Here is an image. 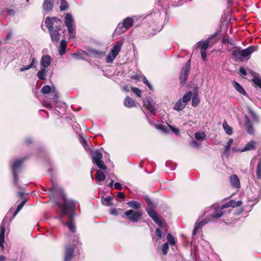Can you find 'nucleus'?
<instances>
[{
	"label": "nucleus",
	"instance_id": "nucleus-2",
	"mask_svg": "<svg viewBox=\"0 0 261 261\" xmlns=\"http://www.w3.org/2000/svg\"><path fill=\"white\" fill-rule=\"evenodd\" d=\"M242 204L241 201H236L230 200L229 202L220 205L219 204H214L211 207L205 208L204 215L206 217L211 219V221L214 219H217L222 217L224 215H227L230 213L231 210L228 209L230 207H237L240 206Z\"/></svg>",
	"mask_w": 261,
	"mask_h": 261
},
{
	"label": "nucleus",
	"instance_id": "nucleus-7",
	"mask_svg": "<svg viewBox=\"0 0 261 261\" xmlns=\"http://www.w3.org/2000/svg\"><path fill=\"white\" fill-rule=\"evenodd\" d=\"M24 160V159H17L12 162L11 170L13 175V182L18 188H19V185L18 183V175L17 171L20 169Z\"/></svg>",
	"mask_w": 261,
	"mask_h": 261
},
{
	"label": "nucleus",
	"instance_id": "nucleus-48",
	"mask_svg": "<svg viewBox=\"0 0 261 261\" xmlns=\"http://www.w3.org/2000/svg\"><path fill=\"white\" fill-rule=\"evenodd\" d=\"M248 110L249 113L251 114L253 120L255 121H257L258 119L257 116L255 114V113L253 112V111L250 108H248Z\"/></svg>",
	"mask_w": 261,
	"mask_h": 261
},
{
	"label": "nucleus",
	"instance_id": "nucleus-53",
	"mask_svg": "<svg viewBox=\"0 0 261 261\" xmlns=\"http://www.w3.org/2000/svg\"><path fill=\"white\" fill-rule=\"evenodd\" d=\"M169 127L171 129V130L175 134L178 135L179 133V130L178 129L172 126L169 125Z\"/></svg>",
	"mask_w": 261,
	"mask_h": 261
},
{
	"label": "nucleus",
	"instance_id": "nucleus-52",
	"mask_svg": "<svg viewBox=\"0 0 261 261\" xmlns=\"http://www.w3.org/2000/svg\"><path fill=\"white\" fill-rule=\"evenodd\" d=\"M239 71L240 73L243 75H247V72L243 67H241L239 69Z\"/></svg>",
	"mask_w": 261,
	"mask_h": 261
},
{
	"label": "nucleus",
	"instance_id": "nucleus-50",
	"mask_svg": "<svg viewBox=\"0 0 261 261\" xmlns=\"http://www.w3.org/2000/svg\"><path fill=\"white\" fill-rule=\"evenodd\" d=\"M121 210V209H116L115 208H112L110 210V213L111 215L117 216L119 214L118 211Z\"/></svg>",
	"mask_w": 261,
	"mask_h": 261
},
{
	"label": "nucleus",
	"instance_id": "nucleus-1",
	"mask_svg": "<svg viewBox=\"0 0 261 261\" xmlns=\"http://www.w3.org/2000/svg\"><path fill=\"white\" fill-rule=\"evenodd\" d=\"M63 203H57V205L61 211L59 219L65 225H67L71 232H74L76 229L73 220L75 215V201L66 199L65 196H63Z\"/></svg>",
	"mask_w": 261,
	"mask_h": 261
},
{
	"label": "nucleus",
	"instance_id": "nucleus-18",
	"mask_svg": "<svg viewBox=\"0 0 261 261\" xmlns=\"http://www.w3.org/2000/svg\"><path fill=\"white\" fill-rule=\"evenodd\" d=\"M88 54L91 57L97 58H101L106 55V51L96 50L93 48H89L88 49Z\"/></svg>",
	"mask_w": 261,
	"mask_h": 261
},
{
	"label": "nucleus",
	"instance_id": "nucleus-55",
	"mask_svg": "<svg viewBox=\"0 0 261 261\" xmlns=\"http://www.w3.org/2000/svg\"><path fill=\"white\" fill-rule=\"evenodd\" d=\"M145 200L146 201V202L147 203V204L151 207L153 206V203H152V201L151 200V199L148 197H145Z\"/></svg>",
	"mask_w": 261,
	"mask_h": 261
},
{
	"label": "nucleus",
	"instance_id": "nucleus-6",
	"mask_svg": "<svg viewBox=\"0 0 261 261\" xmlns=\"http://www.w3.org/2000/svg\"><path fill=\"white\" fill-rule=\"evenodd\" d=\"M192 93L191 91H188L184 95L182 98L178 99L173 107V109L177 111H180L186 106L187 103L190 101Z\"/></svg>",
	"mask_w": 261,
	"mask_h": 261
},
{
	"label": "nucleus",
	"instance_id": "nucleus-5",
	"mask_svg": "<svg viewBox=\"0 0 261 261\" xmlns=\"http://www.w3.org/2000/svg\"><path fill=\"white\" fill-rule=\"evenodd\" d=\"M64 22L68 29L69 39L74 38L75 36V22L73 16L70 13H67L66 14Z\"/></svg>",
	"mask_w": 261,
	"mask_h": 261
},
{
	"label": "nucleus",
	"instance_id": "nucleus-60",
	"mask_svg": "<svg viewBox=\"0 0 261 261\" xmlns=\"http://www.w3.org/2000/svg\"><path fill=\"white\" fill-rule=\"evenodd\" d=\"M7 12L9 14L11 15H14L15 13V11L13 9H8Z\"/></svg>",
	"mask_w": 261,
	"mask_h": 261
},
{
	"label": "nucleus",
	"instance_id": "nucleus-49",
	"mask_svg": "<svg viewBox=\"0 0 261 261\" xmlns=\"http://www.w3.org/2000/svg\"><path fill=\"white\" fill-rule=\"evenodd\" d=\"M254 83L261 89V78L255 77L253 79Z\"/></svg>",
	"mask_w": 261,
	"mask_h": 261
},
{
	"label": "nucleus",
	"instance_id": "nucleus-54",
	"mask_svg": "<svg viewBox=\"0 0 261 261\" xmlns=\"http://www.w3.org/2000/svg\"><path fill=\"white\" fill-rule=\"evenodd\" d=\"M114 187L118 190H121L122 189L121 184L119 182H116L114 184Z\"/></svg>",
	"mask_w": 261,
	"mask_h": 261
},
{
	"label": "nucleus",
	"instance_id": "nucleus-26",
	"mask_svg": "<svg viewBox=\"0 0 261 261\" xmlns=\"http://www.w3.org/2000/svg\"><path fill=\"white\" fill-rule=\"evenodd\" d=\"M67 46V42L65 39H62L60 42V48L59 50V54L60 55H63L66 51V48Z\"/></svg>",
	"mask_w": 261,
	"mask_h": 261
},
{
	"label": "nucleus",
	"instance_id": "nucleus-20",
	"mask_svg": "<svg viewBox=\"0 0 261 261\" xmlns=\"http://www.w3.org/2000/svg\"><path fill=\"white\" fill-rule=\"evenodd\" d=\"M230 181L232 187L236 188H239L240 187V180L237 175L233 174L230 176Z\"/></svg>",
	"mask_w": 261,
	"mask_h": 261
},
{
	"label": "nucleus",
	"instance_id": "nucleus-29",
	"mask_svg": "<svg viewBox=\"0 0 261 261\" xmlns=\"http://www.w3.org/2000/svg\"><path fill=\"white\" fill-rule=\"evenodd\" d=\"M95 178L96 180L99 182L103 181L105 180L106 178V176L105 174L100 170H97L96 173L95 175Z\"/></svg>",
	"mask_w": 261,
	"mask_h": 261
},
{
	"label": "nucleus",
	"instance_id": "nucleus-19",
	"mask_svg": "<svg viewBox=\"0 0 261 261\" xmlns=\"http://www.w3.org/2000/svg\"><path fill=\"white\" fill-rule=\"evenodd\" d=\"M245 126L247 132L250 135L254 134V128L253 127L252 122L249 119V117L246 115L245 116Z\"/></svg>",
	"mask_w": 261,
	"mask_h": 261
},
{
	"label": "nucleus",
	"instance_id": "nucleus-31",
	"mask_svg": "<svg viewBox=\"0 0 261 261\" xmlns=\"http://www.w3.org/2000/svg\"><path fill=\"white\" fill-rule=\"evenodd\" d=\"M126 30H127V29H125V28L124 27L123 24H122V23H119L117 25V27H116L115 32L116 34L120 35L124 32Z\"/></svg>",
	"mask_w": 261,
	"mask_h": 261
},
{
	"label": "nucleus",
	"instance_id": "nucleus-36",
	"mask_svg": "<svg viewBox=\"0 0 261 261\" xmlns=\"http://www.w3.org/2000/svg\"><path fill=\"white\" fill-rule=\"evenodd\" d=\"M199 103V99L197 94H194L192 99V105L194 107H197Z\"/></svg>",
	"mask_w": 261,
	"mask_h": 261
},
{
	"label": "nucleus",
	"instance_id": "nucleus-37",
	"mask_svg": "<svg viewBox=\"0 0 261 261\" xmlns=\"http://www.w3.org/2000/svg\"><path fill=\"white\" fill-rule=\"evenodd\" d=\"M61 1V6L60 7V10L63 11L67 9L68 8V3L66 1V0H60Z\"/></svg>",
	"mask_w": 261,
	"mask_h": 261
},
{
	"label": "nucleus",
	"instance_id": "nucleus-9",
	"mask_svg": "<svg viewBox=\"0 0 261 261\" xmlns=\"http://www.w3.org/2000/svg\"><path fill=\"white\" fill-rule=\"evenodd\" d=\"M142 215V213L141 211L135 212L133 210H129L124 213L125 216L133 222H138L141 218Z\"/></svg>",
	"mask_w": 261,
	"mask_h": 261
},
{
	"label": "nucleus",
	"instance_id": "nucleus-45",
	"mask_svg": "<svg viewBox=\"0 0 261 261\" xmlns=\"http://www.w3.org/2000/svg\"><path fill=\"white\" fill-rule=\"evenodd\" d=\"M223 43L224 44H225V43L229 44L231 45H234V43L232 39L229 37H227L226 38H224L223 39Z\"/></svg>",
	"mask_w": 261,
	"mask_h": 261
},
{
	"label": "nucleus",
	"instance_id": "nucleus-44",
	"mask_svg": "<svg viewBox=\"0 0 261 261\" xmlns=\"http://www.w3.org/2000/svg\"><path fill=\"white\" fill-rule=\"evenodd\" d=\"M169 249V244L168 242L164 244L162 246V253L164 255L167 254Z\"/></svg>",
	"mask_w": 261,
	"mask_h": 261
},
{
	"label": "nucleus",
	"instance_id": "nucleus-56",
	"mask_svg": "<svg viewBox=\"0 0 261 261\" xmlns=\"http://www.w3.org/2000/svg\"><path fill=\"white\" fill-rule=\"evenodd\" d=\"M200 53H201L202 59L204 61H205V60H206V50H201Z\"/></svg>",
	"mask_w": 261,
	"mask_h": 261
},
{
	"label": "nucleus",
	"instance_id": "nucleus-11",
	"mask_svg": "<svg viewBox=\"0 0 261 261\" xmlns=\"http://www.w3.org/2000/svg\"><path fill=\"white\" fill-rule=\"evenodd\" d=\"M191 68V61L189 60L183 66L180 71L179 79L181 83H184L188 79L189 72Z\"/></svg>",
	"mask_w": 261,
	"mask_h": 261
},
{
	"label": "nucleus",
	"instance_id": "nucleus-63",
	"mask_svg": "<svg viewBox=\"0 0 261 261\" xmlns=\"http://www.w3.org/2000/svg\"><path fill=\"white\" fill-rule=\"evenodd\" d=\"M32 139L31 138H27L26 139H25V142L27 144H30L32 143Z\"/></svg>",
	"mask_w": 261,
	"mask_h": 261
},
{
	"label": "nucleus",
	"instance_id": "nucleus-32",
	"mask_svg": "<svg viewBox=\"0 0 261 261\" xmlns=\"http://www.w3.org/2000/svg\"><path fill=\"white\" fill-rule=\"evenodd\" d=\"M223 127L226 132L229 135H230L232 134V128L230 127L226 121H224L223 123Z\"/></svg>",
	"mask_w": 261,
	"mask_h": 261
},
{
	"label": "nucleus",
	"instance_id": "nucleus-43",
	"mask_svg": "<svg viewBox=\"0 0 261 261\" xmlns=\"http://www.w3.org/2000/svg\"><path fill=\"white\" fill-rule=\"evenodd\" d=\"M37 59L33 57L31 59V63L29 65L31 68H36L37 67Z\"/></svg>",
	"mask_w": 261,
	"mask_h": 261
},
{
	"label": "nucleus",
	"instance_id": "nucleus-51",
	"mask_svg": "<svg viewBox=\"0 0 261 261\" xmlns=\"http://www.w3.org/2000/svg\"><path fill=\"white\" fill-rule=\"evenodd\" d=\"M27 201V199H24L17 206V207L16 209L18 210L19 211H20L22 208L23 207V206H24V205L25 204V203H26Z\"/></svg>",
	"mask_w": 261,
	"mask_h": 261
},
{
	"label": "nucleus",
	"instance_id": "nucleus-24",
	"mask_svg": "<svg viewBox=\"0 0 261 261\" xmlns=\"http://www.w3.org/2000/svg\"><path fill=\"white\" fill-rule=\"evenodd\" d=\"M102 158V154L99 151L96 150L93 152L92 155V162L93 163L101 161Z\"/></svg>",
	"mask_w": 261,
	"mask_h": 261
},
{
	"label": "nucleus",
	"instance_id": "nucleus-35",
	"mask_svg": "<svg viewBox=\"0 0 261 261\" xmlns=\"http://www.w3.org/2000/svg\"><path fill=\"white\" fill-rule=\"evenodd\" d=\"M127 204L132 208L138 209L140 207V204L136 201H130L127 203Z\"/></svg>",
	"mask_w": 261,
	"mask_h": 261
},
{
	"label": "nucleus",
	"instance_id": "nucleus-28",
	"mask_svg": "<svg viewBox=\"0 0 261 261\" xmlns=\"http://www.w3.org/2000/svg\"><path fill=\"white\" fill-rule=\"evenodd\" d=\"M134 22L133 19L130 17H127L123 20L122 24L124 26L125 29H128L132 26Z\"/></svg>",
	"mask_w": 261,
	"mask_h": 261
},
{
	"label": "nucleus",
	"instance_id": "nucleus-61",
	"mask_svg": "<svg viewBox=\"0 0 261 261\" xmlns=\"http://www.w3.org/2000/svg\"><path fill=\"white\" fill-rule=\"evenodd\" d=\"M141 81H142L144 82V83L145 84H146V85H147V84L149 83V82L147 81V80L146 79V78L145 76H144L143 77V79H142Z\"/></svg>",
	"mask_w": 261,
	"mask_h": 261
},
{
	"label": "nucleus",
	"instance_id": "nucleus-13",
	"mask_svg": "<svg viewBox=\"0 0 261 261\" xmlns=\"http://www.w3.org/2000/svg\"><path fill=\"white\" fill-rule=\"evenodd\" d=\"M144 106L153 115L156 114V105L150 97H147L143 100Z\"/></svg>",
	"mask_w": 261,
	"mask_h": 261
},
{
	"label": "nucleus",
	"instance_id": "nucleus-22",
	"mask_svg": "<svg viewBox=\"0 0 261 261\" xmlns=\"http://www.w3.org/2000/svg\"><path fill=\"white\" fill-rule=\"evenodd\" d=\"M47 73V69L41 67L40 69L37 72V76L39 79L41 80H45L46 79Z\"/></svg>",
	"mask_w": 261,
	"mask_h": 261
},
{
	"label": "nucleus",
	"instance_id": "nucleus-59",
	"mask_svg": "<svg viewBox=\"0 0 261 261\" xmlns=\"http://www.w3.org/2000/svg\"><path fill=\"white\" fill-rule=\"evenodd\" d=\"M118 197L119 198H124L125 196H124V194L123 193V192H119L118 193Z\"/></svg>",
	"mask_w": 261,
	"mask_h": 261
},
{
	"label": "nucleus",
	"instance_id": "nucleus-33",
	"mask_svg": "<svg viewBox=\"0 0 261 261\" xmlns=\"http://www.w3.org/2000/svg\"><path fill=\"white\" fill-rule=\"evenodd\" d=\"M256 174L257 178L261 179V159H259L256 169Z\"/></svg>",
	"mask_w": 261,
	"mask_h": 261
},
{
	"label": "nucleus",
	"instance_id": "nucleus-38",
	"mask_svg": "<svg viewBox=\"0 0 261 261\" xmlns=\"http://www.w3.org/2000/svg\"><path fill=\"white\" fill-rule=\"evenodd\" d=\"M112 199V197L111 196H108L106 198H105L102 200V204L106 206H110L111 205V200Z\"/></svg>",
	"mask_w": 261,
	"mask_h": 261
},
{
	"label": "nucleus",
	"instance_id": "nucleus-4",
	"mask_svg": "<svg viewBox=\"0 0 261 261\" xmlns=\"http://www.w3.org/2000/svg\"><path fill=\"white\" fill-rule=\"evenodd\" d=\"M257 49V47L253 45L244 49H241L240 47H236L232 51V59L236 62L248 60L250 58L251 55L256 51Z\"/></svg>",
	"mask_w": 261,
	"mask_h": 261
},
{
	"label": "nucleus",
	"instance_id": "nucleus-27",
	"mask_svg": "<svg viewBox=\"0 0 261 261\" xmlns=\"http://www.w3.org/2000/svg\"><path fill=\"white\" fill-rule=\"evenodd\" d=\"M124 106L127 108H132L136 106L135 101L129 96H127L124 101Z\"/></svg>",
	"mask_w": 261,
	"mask_h": 261
},
{
	"label": "nucleus",
	"instance_id": "nucleus-10",
	"mask_svg": "<svg viewBox=\"0 0 261 261\" xmlns=\"http://www.w3.org/2000/svg\"><path fill=\"white\" fill-rule=\"evenodd\" d=\"M74 244L67 245L65 247V255H64V261H70L73 254L74 246L78 245L79 243L77 241H73Z\"/></svg>",
	"mask_w": 261,
	"mask_h": 261
},
{
	"label": "nucleus",
	"instance_id": "nucleus-25",
	"mask_svg": "<svg viewBox=\"0 0 261 261\" xmlns=\"http://www.w3.org/2000/svg\"><path fill=\"white\" fill-rule=\"evenodd\" d=\"M232 85L234 88L236 89V90L239 93L244 95H247V93L246 92L243 87L239 83L236 81H233Z\"/></svg>",
	"mask_w": 261,
	"mask_h": 261
},
{
	"label": "nucleus",
	"instance_id": "nucleus-40",
	"mask_svg": "<svg viewBox=\"0 0 261 261\" xmlns=\"http://www.w3.org/2000/svg\"><path fill=\"white\" fill-rule=\"evenodd\" d=\"M51 91V89L48 85L44 86L41 89V92L44 94H48Z\"/></svg>",
	"mask_w": 261,
	"mask_h": 261
},
{
	"label": "nucleus",
	"instance_id": "nucleus-47",
	"mask_svg": "<svg viewBox=\"0 0 261 261\" xmlns=\"http://www.w3.org/2000/svg\"><path fill=\"white\" fill-rule=\"evenodd\" d=\"M143 76H144V75L143 74H139L133 75L131 76L130 78L132 79H134L136 81H141L142 80V79H143Z\"/></svg>",
	"mask_w": 261,
	"mask_h": 261
},
{
	"label": "nucleus",
	"instance_id": "nucleus-16",
	"mask_svg": "<svg viewBox=\"0 0 261 261\" xmlns=\"http://www.w3.org/2000/svg\"><path fill=\"white\" fill-rule=\"evenodd\" d=\"M257 143L254 140H251L247 143L244 148L241 149H234L233 150L236 151L245 152L247 151L254 150L256 149Z\"/></svg>",
	"mask_w": 261,
	"mask_h": 261
},
{
	"label": "nucleus",
	"instance_id": "nucleus-34",
	"mask_svg": "<svg viewBox=\"0 0 261 261\" xmlns=\"http://www.w3.org/2000/svg\"><path fill=\"white\" fill-rule=\"evenodd\" d=\"M195 137L197 140L202 141L205 139L206 135L204 132H196L195 134Z\"/></svg>",
	"mask_w": 261,
	"mask_h": 261
},
{
	"label": "nucleus",
	"instance_id": "nucleus-62",
	"mask_svg": "<svg viewBox=\"0 0 261 261\" xmlns=\"http://www.w3.org/2000/svg\"><path fill=\"white\" fill-rule=\"evenodd\" d=\"M122 89H123V90H124V91H125L126 92H128L129 91V88L127 85L124 86V87H123Z\"/></svg>",
	"mask_w": 261,
	"mask_h": 261
},
{
	"label": "nucleus",
	"instance_id": "nucleus-42",
	"mask_svg": "<svg viewBox=\"0 0 261 261\" xmlns=\"http://www.w3.org/2000/svg\"><path fill=\"white\" fill-rule=\"evenodd\" d=\"M155 233V235L157 237V239H156L157 241L160 240L162 239V238H163L162 232L160 228H156Z\"/></svg>",
	"mask_w": 261,
	"mask_h": 261
},
{
	"label": "nucleus",
	"instance_id": "nucleus-58",
	"mask_svg": "<svg viewBox=\"0 0 261 261\" xmlns=\"http://www.w3.org/2000/svg\"><path fill=\"white\" fill-rule=\"evenodd\" d=\"M30 69H31V68H30L29 65H28V66H23V67H21V68H20V71L23 72L24 71L28 70Z\"/></svg>",
	"mask_w": 261,
	"mask_h": 261
},
{
	"label": "nucleus",
	"instance_id": "nucleus-39",
	"mask_svg": "<svg viewBox=\"0 0 261 261\" xmlns=\"http://www.w3.org/2000/svg\"><path fill=\"white\" fill-rule=\"evenodd\" d=\"M167 239L168 244H169L170 245H174L175 244L174 238L170 233H168Z\"/></svg>",
	"mask_w": 261,
	"mask_h": 261
},
{
	"label": "nucleus",
	"instance_id": "nucleus-64",
	"mask_svg": "<svg viewBox=\"0 0 261 261\" xmlns=\"http://www.w3.org/2000/svg\"><path fill=\"white\" fill-rule=\"evenodd\" d=\"M191 143H192V145L194 146H199V144L196 141L193 140L191 142Z\"/></svg>",
	"mask_w": 261,
	"mask_h": 261
},
{
	"label": "nucleus",
	"instance_id": "nucleus-57",
	"mask_svg": "<svg viewBox=\"0 0 261 261\" xmlns=\"http://www.w3.org/2000/svg\"><path fill=\"white\" fill-rule=\"evenodd\" d=\"M168 1L169 0H159V3L162 5V6H164V5H167L168 4Z\"/></svg>",
	"mask_w": 261,
	"mask_h": 261
},
{
	"label": "nucleus",
	"instance_id": "nucleus-21",
	"mask_svg": "<svg viewBox=\"0 0 261 261\" xmlns=\"http://www.w3.org/2000/svg\"><path fill=\"white\" fill-rule=\"evenodd\" d=\"M5 226L2 224L0 226V247L4 248Z\"/></svg>",
	"mask_w": 261,
	"mask_h": 261
},
{
	"label": "nucleus",
	"instance_id": "nucleus-46",
	"mask_svg": "<svg viewBox=\"0 0 261 261\" xmlns=\"http://www.w3.org/2000/svg\"><path fill=\"white\" fill-rule=\"evenodd\" d=\"M132 90L137 96L139 97H141V91L139 88L137 87H132Z\"/></svg>",
	"mask_w": 261,
	"mask_h": 261
},
{
	"label": "nucleus",
	"instance_id": "nucleus-41",
	"mask_svg": "<svg viewBox=\"0 0 261 261\" xmlns=\"http://www.w3.org/2000/svg\"><path fill=\"white\" fill-rule=\"evenodd\" d=\"M94 164H95L97 166V167L101 170H106L107 169V166L105 165L102 161L97 162Z\"/></svg>",
	"mask_w": 261,
	"mask_h": 261
},
{
	"label": "nucleus",
	"instance_id": "nucleus-17",
	"mask_svg": "<svg viewBox=\"0 0 261 261\" xmlns=\"http://www.w3.org/2000/svg\"><path fill=\"white\" fill-rule=\"evenodd\" d=\"M51 63V58L50 56L46 55L42 56L40 60L41 67L47 69V68L50 65Z\"/></svg>",
	"mask_w": 261,
	"mask_h": 261
},
{
	"label": "nucleus",
	"instance_id": "nucleus-30",
	"mask_svg": "<svg viewBox=\"0 0 261 261\" xmlns=\"http://www.w3.org/2000/svg\"><path fill=\"white\" fill-rule=\"evenodd\" d=\"M233 140L232 138H230L228 141L227 142L226 144L224 146V150L223 153L228 155L230 153V148L233 142Z\"/></svg>",
	"mask_w": 261,
	"mask_h": 261
},
{
	"label": "nucleus",
	"instance_id": "nucleus-15",
	"mask_svg": "<svg viewBox=\"0 0 261 261\" xmlns=\"http://www.w3.org/2000/svg\"><path fill=\"white\" fill-rule=\"evenodd\" d=\"M146 212L148 215L151 217L152 220L160 227L163 226V222L158 217L156 212L152 209L146 208Z\"/></svg>",
	"mask_w": 261,
	"mask_h": 261
},
{
	"label": "nucleus",
	"instance_id": "nucleus-12",
	"mask_svg": "<svg viewBox=\"0 0 261 261\" xmlns=\"http://www.w3.org/2000/svg\"><path fill=\"white\" fill-rule=\"evenodd\" d=\"M217 42L215 35L208 38L207 40L203 41H199L198 45L201 47V50H206L209 46H212Z\"/></svg>",
	"mask_w": 261,
	"mask_h": 261
},
{
	"label": "nucleus",
	"instance_id": "nucleus-14",
	"mask_svg": "<svg viewBox=\"0 0 261 261\" xmlns=\"http://www.w3.org/2000/svg\"><path fill=\"white\" fill-rule=\"evenodd\" d=\"M204 218L200 221H197L195 225L194 228L192 232V235L195 236L197 232L201 229L203 226H204L206 224H207L208 222L211 221V219L208 218L206 217V216H205L204 215Z\"/></svg>",
	"mask_w": 261,
	"mask_h": 261
},
{
	"label": "nucleus",
	"instance_id": "nucleus-23",
	"mask_svg": "<svg viewBox=\"0 0 261 261\" xmlns=\"http://www.w3.org/2000/svg\"><path fill=\"white\" fill-rule=\"evenodd\" d=\"M55 0H44L43 4V9L47 11L51 10L54 6Z\"/></svg>",
	"mask_w": 261,
	"mask_h": 261
},
{
	"label": "nucleus",
	"instance_id": "nucleus-3",
	"mask_svg": "<svg viewBox=\"0 0 261 261\" xmlns=\"http://www.w3.org/2000/svg\"><path fill=\"white\" fill-rule=\"evenodd\" d=\"M44 23L48 29L52 41H59L60 36L59 31L61 30V26L62 24L61 20L55 17H47Z\"/></svg>",
	"mask_w": 261,
	"mask_h": 261
},
{
	"label": "nucleus",
	"instance_id": "nucleus-8",
	"mask_svg": "<svg viewBox=\"0 0 261 261\" xmlns=\"http://www.w3.org/2000/svg\"><path fill=\"white\" fill-rule=\"evenodd\" d=\"M121 47L122 44L119 42H117L111 49L110 53L107 56L106 58V60L107 63H111L113 62L115 58L120 51Z\"/></svg>",
	"mask_w": 261,
	"mask_h": 261
}]
</instances>
